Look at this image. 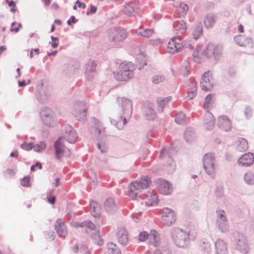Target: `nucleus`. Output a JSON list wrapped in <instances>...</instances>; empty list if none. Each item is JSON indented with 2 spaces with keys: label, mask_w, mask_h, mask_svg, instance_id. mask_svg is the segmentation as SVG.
<instances>
[{
  "label": "nucleus",
  "mask_w": 254,
  "mask_h": 254,
  "mask_svg": "<svg viewBox=\"0 0 254 254\" xmlns=\"http://www.w3.org/2000/svg\"><path fill=\"white\" fill-rule=\"evenodd\" d=\"M175 221L176 214L175 212L169 208H164L162 209V224L167 226H170Z\"/></svg>",
  "instance_id": "f8f14e48"
},
{
  "label": "nucleus",
  "mask_w": 254,
  "mask_h": 254,
  "mask_svg": "<svg viewBox=\"0 0 254 254\" xmlns=\"http://www.w3.org/2000/svg\"><path fill=\"white\" fill-rule=\"evenodd\" d=\"M254 162V155L253 153L248 152L241 155L237 160V164L245 167L252 165Z\"/></svg>",
  "instance_id": "dca6fc26"
},
{
  "label": "nucleus",
  "mask_w": 254,
  "mask_h": 254,
  "mask_svg": "<svg viewBox=\"0 0 254 254\" xmlns=\"http://www.w3.org/2000/svg\"><path fill=\"white\" fill-rule=\"evenodd\" d=\"M92 237L94 240V242L99 246H101L103 244V240L101 238L99 230H95L92 234Z\"/></svg>",
  "instance_id": "a19ab883"
},
{
  "label": "nucleus",
  "mask_w": 254,
  "mask_h": 254,
  "mask_svg": "<svg viewBox=\"0 0 254 254\" xmlns=\"http://www.w3.org/2000/svg\"><path fill=\"white\" fill-rule=\"evenodd\" d=\"M71 250L74 253L79 254H90L88 248L84 245L80 244L79 246L74 245L71 248Z\"/></svg>",
  "instance_id": "f704fd0d"
},
{
  "label": "nucleus",
  "mask_w": 254,
  "mask_h": 254,
  "mask_svg": "<svg viewBox=\"0 0 254 254\" xmlns=\"http://www.w3.org/2000/svg\"><path fill=\"white\" fill-rule=\"evenodd\" d=\"M215 157L212 152L207 153L204 154L203 158V167L206 173L211 177H213L215 171L214 162Z\"/></svg>",
  "instance_id": "0eeeda50"
},
{
  "label": "nucleus",
  "mask_w": 254,
  "mask_h": 254,
  "mask_svg": "<svg viewBox=\"0 0 254 254\" xmlns=\"http://www.w3.org/2000/svg\"><path fill=\"white\" fill-rule=\"evenodd\" d=\"M216 225L219 230H220L223 233H226L229 230V227L228 223V220H225V221L216 222Z\"/></svg>",
  "instance_id": "79ce46f5"
},
{
  "label": "nucleus",
  "mask_w": 254,
  "mask_h": 254,
  "mask_svg": "<svg viewBox=\"0 0 254 254\" xmlns=\"http://www.w3.org/2000/svg\"><path fill=\"white\" fill-rule=\"evenodd\" d=\"M63 136L55 141L54 145L55 157L59 161L63 157H69L71 154L70 149L65 146L64 140L65 139L69 143L74 144L78 137L76 131L69 125H66L63 127Z\"/></svg>",
  "instance_id": "f257e3e1"
},
{
  "label": "nucleus",
  "mask_w": 254,
  "mask_h": 254,
  "mask_svg": "<svg viewBox=\"0 0 254 254\" xmlns=\"http://www.w3.org/2000/svg\"><path fill=\"white\" fill-rule=\"evenodd\" d=\"M245 115L247 119H250L253 116V109L250 106H246L245 110Z\"/></svg>",
  "instance_id": "bf43d9fd"
},
{
  "label": "nucleus",
  "mask_w": 254,
  "mask_h": 254,
  "mask_svg": "<svg viewBox=\"0 0 254 254\" xmlns=\"http://www.w3.org/2000/svg\"><path fill=\"white\" fill-rule=\"evenodd\" d=\"M55 229L58 236L61 238H65L67 234L64 222L62 219H58L55 224Z\"/></svg>",
  "instance_id": "aec40b11"
},
{
  "label": "nucleus",
  "mask_w": 254,
  "mask_h": 254,
  "mask_svg": "<svg viewBox=\"0 0 254 254\" xmlns=\"http://www.w3.org/2000/svg\"><path fill=\"white\" fill-rule=\"evenodd\" d=\"M217 125L220 128L225 131L230 130L232 127L231 121L226 116L219 117L217 119Z\"/></svg>",
  "instance_id": "412c9836"
},
{
  "label": "nucleus",
  "mask_w": 254,
  "mask_h": 254,
  "mask_svg": "<svg viewBox=\"0 0 254 254\" xmlns=\"http://www.w3.org/2000/svg\"><path fill=\"white\" fill-rule=\"evenodd\" d=\"M108 37L111 42H121L126 38L127 33L123 28L114 27L109 30Z\"/></svg>",
  "instance_id": "6e6552de"
},
{
  "label": "nucleus",
  "mask_w": 254,
  "mask_h": 254,
  "mask_svg": "<svg viewBox=\"0 0 254 254\" xmlns=\"http://www.w3.org/2000/svg\"><path fill=\"white\" fill-rule=\"evenodd\" d=\"M182 39L180 37H173L168 44V52L175 54L181 51L183 47Z\"/></svg>",
  "instance_id": "4468645a"
},
{
  "label": "nucleus",
  "mask_w": 254,
  "mask_h": 254,
  "mask_svg": "<svg viewBox=\"0 0 254 254\" xmlns=\"http://www.w3.org/2000/svg\"><path fill=\"white\" fill-rule=\"evenodd\" d=\"M174 25L176 30L178 29L181 31V33L185 32L187 29L186 24L183 20L175 21Z\"/></svg>",
  "instance_id": "37998d69"
},
{
  "label": "nucleus",
  "mask_w": 254,
  "mask_h": 254,
  "mask_svg": "<svg viewBox=\"0 0 254 254\" xmlns=\"http://www.w3.org/2000/svg\"><path fill=\"white\" fill-rule=\"evenodd\" d=\"M217 218L216 223L218 222L225 221L227 220L225 212L221 209L216 210Z\"/></svg>",
  "instance_id": "c03bdc74"
},
{
  "label": "nucleus",
  "mask_w": 254,
  "mask_h": 254,
  "mask_svg": "<svg viewBox=\"0 0 254 254\" xmlns=\"http://www.w3.org/2000/svg\"><path fill=\"white\" fill-rule=\"evenodd\" d=\"M171 238L178 247L185 249L190 244L189 232L179 227L174 228L171 233Z\"/></svg>",
  "instance_id": "7ed1b4c3"
},
{
  "label": "nucleus",
  "mask_w": 254,
  "mask_h": 254,
  "mask_svg": "<svg viewBox=\"0 0 254 254\" xmlns=\"http://www.w3.org/2000/svg\"><path fill=\"white\" fill-rule=\"evenodd\" d=\"M231 241L238 251L244 254L249 253V247L247 239L240 232L235 231L233 233Z\"/></svg>",
  "instance_id": "423d86ee"
},
{
  "label": "nucleus",
  "mask_w": 254,
  "mask_h": 254,
  "mask_svg": "<svg viewBox=\"0 0 254 254\" xmlns=\"http://www.w3.org/2000/svg\"><path fill=\"white\" fill-rule=\"evenodd\" d=\"M213 85L212 77L210 76L209 71L205 72L202 76L200 81L201 89L205 91H210Z\"/></svg>",
  "instance_id": "f3484780"
},
{
  "label": "nucleus",
  "mask_w": 254,
  "mask_h": 254,
  "mask_svg": "<svg viewBox=\"0 0 254 254\" xmlns=\"http://www.w3.org/2000/svg\"><path fill=\"white\" fill-rule=\"evenodd\" d=\"M201 250L206 254H209L211 251V248L210 244L208 242H203L201 245Z\"/></svg>",
  "instance_id": "3c124183"
},
{
  "label": "nucleus",
  "mask_w": 254,
  "mask_h": 254,
  "mask_svg": "<svg viewBox=\"0 0 254 254\" xmlns=\"http://www.w3.org/2000/svg\"><path fill=\"white\" fill-rule=\"evenodd\" d=\"M104 208L107 212L111 213L115 212L118 209V204L113 197L107 198L104 203Z\"/></svg>",
  "instance_id": "393cba45"
},
{
  "label": "nucleus",
  "mask_w": 254,
  "mask_h": 254,
  "mask_svg": "<svg viewBox=\"0 0 254 254\" xmlns=\"http://www.w3.org/2000/svg\"><path fill=\"white\" fill-rule=\"evenodd\" d=\"M33 142L27 143L24 142L20 145V147L25 150L29 151L33 149Z\"/></svg>",
  "instance_id": "4d7b16f0"
},
{
  "label": "nucleus",
  "mask_w": 254,
  "mask_h": 254,
  "mask_svg": "<svg viewBox=\"0 0 254 254\" xmlns=\"http://www.w3.org/2000/svg\"><path fill=\"white\" fill-rule=\"evenodd\" d=\"M204 54L208 58L213 57L216 61H219L222 54V47L219 45L209 43L206 47Z\"/></svg>",
  "instance_id": "9d476101"
},
{
  "label": "nucleus",
  "mask_w": 254,
  "mask_h": 254,
  "mask_svg": "<svg viewBox=\"0 0 254 254\" xmlns=\"http://www.w3.org/2000/svg\"><path fill=\"white\" fill-rule=\"evenodd\" d=\"M235 145L236 149L240 152L245 151L249 148L248 141L244 138H241L236 141Z\"/></svg>",
  "instance_id": "473e14b6"
},
{
  "label": "nucleus",
  "mask_w": 254,
  "mask_h": 254,
  "mask_svg": "<svg viewBox=\"0 0 254 254\" xmlns=\"http://www.w3.org/2000/svg\"><path fill=\"white\" fill-rule=\"evenodd\" d=\"M156 185L160 192L164 195L170 194L173 191L171 184L165 179H158Z\"/></svg>",
  "instance_id": "2eb2a0df"
},
{
  "label": "nucleus",
  "mask_w": 254,
  "mask_h": 254,
  "mask_svg": "<svg viewBox=\"0 0 254 254\" xmlns=\"http://www.w3.org/2000/svg\"><path fill=\"white\" fill-rule=\"evenodd\" d=\"M138 3L136 1H131L125 3L124 8V13L128 16H134L136 13Z\"/></svg>",
  "instance_id": "6ab92c4d"
},
{
  "label": "nucleus",
  "mask_w": 254,
  "mask_h": 254,
  "mask_svg": "<svg viewBox=\"0 0 254 254\" xmlns=\"http://www.w3.org/2000/svg\"><path fill=\"white\" fill-rule=\"evenodd\" d=\"M87 108L84 101H77L73 107L72 114L79 121L85 120Z\"/></svg>",
  "instance_id": "1a4fd4ad"
},
{
  "label": "nucleus",
  "mask_w": 254,
  "mask_h": 254,
  "mask_svg": "<svg viewBox=\"0 0 254 254\" xmlns=\"http://www.w3.org/2000/svg\"><path fill=\"white\" fill-rule=\"evenodd\" d=\"M203 26L201 23H196L193 27L192 37L194 40L198 39L199 36L202 34Z\"/></svg>",
  "instance_id": "e433bc0d"
},
{
  "label": "nucleus",
  "mask_w": 254,
  "mask_h": 254,
  "mask_svg": "<svg viewBox=\"0 0 254 254\" xmlns=\"http://www.w3.org/2000/svg\"><path fill=\"white\" fill-rule=\"evenodd\" d=\"M119 68V72H114L115 79L118 81H127L134 76L135 67L131 62H123L120 64Z\"/></svg>",
  "instance_id": "20e7f679"
},
{
  "label": "nucleus",
  "mask_w": 254,
  "mask_h": 254,
  "mask_svg": "<svg viewBox=\"0 0 254 254\" xmlns=\"http://www.w3.org/2000/svg\"><path fill=\"white\" fill-rule=\"evenodd\" d=\"M151 182L148 176H142L139 181L131 183L128 186L129 196L133 199L135 198L142 189L149 187Z\"/></svg>",
  "instance_id": "39448f33"
},
{
  "label": "nucleus",
  "mask_w": 254,
  "mask_h": 254,
  "mask_svg": "<svg viewBox=\"0 0 254 254\" xmlns=\"http://www.w3.org/2000/svg\"><path fill=\"white\" fill-rule=\"evenodd\" d=\"M46 148V144L44 141H40L39 143L33 144V149L35 152H41Z\"/></svg>",
  "instance_id": "a18cd8bd"
},
{
  "label": "nucleus",
  "mask_w": 254,
  "mask_h": 254,
  "mask_svg": "<svg viewBox=\"0 0 254 254\" xmlns=\"http://www.w3.org/2000/svg\"><path fill=\"white\" fill-rule=\"evenodd\" d=\"M96 65L95 61H89L86 64L85 75L87 80H91L94 77Z\"/></svg>",
  "instance_id": "5701e85b"
},
{
  "label": "nucleus",
  "mask_w": 254,
  "mask_h": 254,
  "mask_svg": "<svg viewBox=\"0 0 254 254\" xmlns=\"http://www.w3.org/2000/svg\"><path fill=\"white\" fill-rule=\"evenodd\" d=\"M234 40L237 45L240 46L252 47L253 40L249 36L243 35H237L234 37Z\"/></svg>",
  "instance_id": "4be33fe9"
},
{
  "label": "nucleus",
  "mask_w": 254,
  "mask_h": 254,
  "mask_svg": "<svg viewBox=\"0 0 254 254\" xmlns=\"http://www.w3.org/2000/svg\"><path fill=\"white\" fill-rule=\"evenodd\" d=\"M203 122L206 129L208 130H211L213 128L215 120L212 113L207 111L206 113L204 116Z\"/></svg>",
  "instance_id": "bb28decb"
},
{
  "label": "nucleus",
  "mask_w": 254,
  "mask_h": 254,
  "mask_svg": "<svg viewBox=\"0 0 254 254\" xmlns=\"http://www.w3.org/2000/svg\"><path fill=\"white\" fill-rule=\"evenodd\" d=\"M90 206L91 209V215L95 218L99 217L102 212L100 204L96 201L92 200L90 202Z\"/></svg>",
  "instance_id": "c756f323"
},
{
  "label": "nucleus",
  "mask_w": 254,
  "mask_h": 254,
  "mask_svg": "<svg viewBox=\"0 0 254 254\" xmlns=\"http://www.w3.org/2000/svg\"><path fill=\"white\" fill-rule=\"evenodd\" d=\"M85 227L90 229L91 230L95 231V230H96L95 225L90 221H86Z\"/></svg>",
  "instance_id": "338daca9"
},
{
  "label": "nucleus",
  "mask_w": 254,
  "mask_h": 254,
  "mask_svg": "<svg viewBox=\"0 0 254 254\" xmlns=\"http://www.w3.org/2000/svg\"><path fill=\"white\" fill-rule=\"evenodd\" d=\"M136 34L144 37L149 38L153 34V30L151 29L146 28L142 31H137Z\"/></svg>",
  "instance_id": "49530a36"
},
{
  "label": "nucleus",
  "mask_w": 254,
  "mask_h": 254,
  "mask_svg": "<svg viewBox=\"0 0 254 254\" xmlns=\"http://www.w3.org/2000/svg\"><path fill=\"white\" fill-rule=\"evenodd\" d=\"M30 177H25L21 181V185L23 187H28L29 186Z\"/></svg>",
  "instance_id": "052dcab7"
},
{
  "label": "nucleus",
  "mask_w": 254,
  "mask_h": 254,
  "mask_svg": "<svg viewBox=\"0 0 254 254\" xmlns=\"http://www.w3.org/2000/svg\"><path fill=\"white\" fill-rule=\"evenodd\" d=\"M154 105L151 102H146L144 105L143 116L147 120H153L156 118V113L154 110Z\"/></svg>",
  "instance_id": "a211bd4d"
},
{
  "label": "nucleus",
  "mask_w": 254,
  "mask_h": 254,
  "mask_svg": "<svg viewBox=\"0 0 254 254\" xmlns=\"http://www.w3.org/2000/svg\"><path fill=\"white\" fill-rule=\"evenodd\" d=\"M182 48L191 49L194 48V44L190 41L185 42L183 43Z\"/></svg>",
  "instance_id": "69168bd1"
},
{
  "label": "nucleus",
  "mask_w": 254,
  "mask_h": 254,
  "mask_svg": "<svg viewBox=\"0 0 254 254\" xmlns=\"http://www.w3.org/2000/svg\"><path fill=\"white\" fill-rule=\"evenodd\" d=\"M108 254H122L120 250L117 245L112 242L108 243Z\"/></svg>",
  "instance_id": "ea45409f"
},
{
  "label": "nucleus",
  "mask_w": 254,
  "mask_h": 254,
  "mask_svg": "<svg viewBox=\"0 0 254 254\" xmlns=\"http://www.w3.org/2000/svg\"><path fill=\"white\" fill-rule=\"evenodd\" d=\"M184 137L187 142H190L195 138V133L191 127L187 128L184 132Z\"/></svg>",
  "instance_id": "58836bf2"
},
{
  "label": "nucleus",
  "mask_w": 254,
  "mask_h": 254,
  "mask_svg": "<svg viewBox=\"0 0 254 254\" xmlns=\"http://www.w3.org/2000/svg\"><path fill=\"white\" fill-rule=\"evenodd\" d=\"M146 198L148 201L146 202V204L148 205H154L157 204L158 202V196L157 194L153 191L151 193L150 192L146 194Z\"/></svg>",
  "instance_id": "c9c22d12"
},
{
  "label": "nucleus",
  "mask_w": 254,
  "mask_h": 254,
  "mask_svg": "<svg viewBox=\"0 0 254 254\" xmlns=\"http://www.w3.org/2000/svg\"><path fill=\"white\" fill-rule=\"evenodd\" d=\"M236 73V69L234 67H230L228 69V72H227V75L231 78H233L235 76Z\"/></svg>",
  "instance_id": "e2e57ef3"
},
{
  "label": "nucleus",
  "mask_w": 254,
  "mask_h": 254,
  "mask_svg": "<svg viewBox=\"0 0 254 254\" xmlns=\"http://www.w3.org/2000/svg\"><path fill=\"white\" fill-rule=\"evenodd\" d=\"M77 21V20L75 18L74 15H72L70 16V19H68L67 21V24L70 26L72 23H75Z\"/></svg>",
  "instance_id": "774afa93"
},
{
  "label": "nucleus",
  "mask_w": 254,
  "mask_h": 254,
  "mask_svg": "<svg viewBox=\"0 0 254 254\" xmlns=\"http://www.w3.org/2000/svg\"><path fill=\"white\" fill-rule=\"evenodd\" d=\"M216 16L212 13H209L206 14L203 23L206 28L209 29L213 27L216 22Z\"/></svg>",
  "instance_id": "7c9ffc66"
},
{
  "label": "nucleus",
  "mask_w": 254,
  "mask_h": 254,
  "mask_svg": "<svg viewBox=\"0 0 254 254\" xmlns=\"http://www.w3.org/2000/svg\"><path fill=\"white\" fill-rule=\"evenodd\" d=\"M40 114L43 123L46 126H53L55 122V115L51 109L44 107L42 109Z\"/></svg>",
  "instance_id": "ddd939ff"
},
{
  "label": "nucleus",
  "mask_w": 254,
  "mask_h": 254,
  "mask_svg": "<svg viewBox=\"0 0 254 254\" xmlns=\"http://www.w3.org/2000/svg\"><path fill=\"white\" fill-rule=\"evenodd\" d=\"M49 92L46 87H41L38 89L36 97L38 101L42 104H46L48 101Z\"/></svg>",
  "instance_id": "cd10ccee"
},
{
  "label": "nucleus",
  "mask_w": 254,
  "mask_h": 254,
  "mask_svg": "<svg viewBox=\"0 0 254 254\" xmlns=\"http://www.w3.org/2000/svg\"><path fill=\"white\" fill-rule=\"evenodd\" d=\"M185 118V114L183 112H179L177 114L175 121L177 124L181 125L184 123Z\"/></svg>",
  "instance_id": "de8ad7c7"
},
{
  "label": "nucleus",
  "mask_w": 254,
  "mask_h": 254,
  "mask_svg": "<svg viewBox=\"0 0 254 254\" xmlns=\"http://www.w3.org/2000/svg\"><path fill=\"white\" fill-rule=\"evenodd\" d=\"M116 235L119 242L123 246H126L128 243V234L125 228L117 229Z\"/></svg>",
  "instance_id": "b1692460"
},
{
  "label": "nucleus",
  "mask_w": 254,
  "mask_h": 254,
  "mask_svg": "<svg viewBox=\"0 0 254 254\" xmlns=\"http://www.w3.org/2000/svg\"><path fill=\"white\" fill-rule=\"evenodd\" d=\"M171 96H168L166 98L158 97L157 99L158 112L162 113L163 112V108L171 100Z\"/></svg>",
  "instance_id": "72a5a7b5"
},
{
  "label": "nucleus",
  "mask_w": 254,
  "mask_h": 254,
  "mask_svg": "<svg viewBox=\"0 0 254 254\" xmlns=\"http://www.w3.org/2000/svg\"><path fill=\"white\" fill-rule=\"evenodd\" d=\"M94 127H93L94 129V133L97 136L99 140L101 139L100 136H103L105 134L104 130L102 127V125L99 121L94 119Z\"/></svg>",
  "instance_id": "2f4dec72"
},
{
  "label": "nucleus",
  "mask_w": 254,
  "mask_h": 254,
  "mask_svg": "<svg viewBox=\"0 0 254 254\" xmlns=\"http://www.w3.org/2000/svg\"><path fill=\"white\" fill-rule=\"evenodd\" d=\"M244 181L248 185H254V173L251 171H247L244 176Z\"/></svg>",
  "instance_id": "4c0bfd02"
},
{
  "label": "nucleus",
  "mask_w": 254,
  "mask_h": 254,
  "mask_svg": "<svg viewBox=\"0 0 254 254\" xmlns=\"http://www.w3.org/2000/svg\"><path fill=\"white\" fill-rule=\"evenodd\" d=\"M15 171L13 169L8 168L3 171V173L6 176H8L9 177H12L14 176Z\"/></svg>",
  "instance_id": "0e129e2a"
},
{
  "label": "nucleus",
  "mask_w": 254,
  "mask_h": 254,
  "mask_svg": "<svg viewBox=\"0 0 254 254\" xmlns=\"http://www.w3.org/2000/svg\"><path fill=\"white\" fill-rule=\"evenodd\" d=\"M44 235L46 239L53 240L55 239V232L53 230H49L44 232Z\"/></svg>",
  "instance_id": "6e6d98bb"
},
{
  "label": "nucleus",
  "mask_w": 254,
  "mask_h": 254,
  "mask_svg": "<svg viewBox=\"0 0 254 254\" xmlns=\"http://www.w3.org/2000/svg\"><path fill=\"white\" fill-rule=\"evenodd\" d=\"M149 244L154 247H159L161 244L159 234L155 230L150 231L149 236Z\"/></svg>",
  "instance_id": "a878e982"
},
{
  "label": "nucleus",
  "mask_w": 254,
  "mask_h": 254,
  "mask_svg": "<svg viewBox=\"0 0 254 254\" xmlns=\"http://www.w3.org/2000/svg\"><path fill=\"white\" fill-rule=\"evenodd\" d=\"M97 147L101 153L106 152L107 150V147L104 143L99 142L97 143Z\"/></svg>",
  "instance_id": "680f3d73"
},
{
  "label": "nucleus",
  "mask_w": 254,
  "mask_h": 254,
  "mask_svg": "<svg viewBox=\"0 0 254 254\" xmlns=\"http://www.w3.org/2000/svg\"><path fill=\"white\" fill-rule=\"evenodd\" d=\"M149 234L145 231L141 232L138 236V240L140 242H144L146 240H149Z\"/></svg>",
  "instance_id": "864d4df0"
},
{
  "label": "nucleus",
  "mask_w": 254,
  "mask_h": 254,
  "mask_svg": "<svg viewBox=\"0 0 254 254\" xmlns=\"http://www.w3.org/2000/svg\"><path fill=\"white\" fill-rule=\"evenodd\" d=\"M216 254H227V246L226 242L220 239L215 243Z\"/></svg>",
  "instance_id": "c85d7f7f"
},
{
  "label": "nucleus",
  "mask_w": 254,
  "mask_h": 254,
  "mask_svg": "<svg viewBox=\"0 0 254 254\" xmlns=\"http://www.w3.org/2000/svg\"><path fill=\"white\" fill-rule=\"evenodd\" d=\"M164 80V77L161 75H155L152 78V82L154 84H158Z\"/></svg>",
  "instance_id": "13d9d810"
},
{
  "label": "nucleus",
  "mask_w": 254,
  "mask_h": 254,
  "mask_svg": "<svg viewBox=\"0 0 254 254\" xmlns=\"http://www.w3.org/2000/svg\"><path fill=\"white\" fill-rule=\"evenodd\" d=\"M184 71L183 73L184 76H187L189 74L190 70V64L187 61H185L182 66Z\"/></svg>",
  "instance_id": "603ef678"
},
{
  "label": "nucleus",
  "mask_w": 254,
  "mask_h": 254,
  "mask_svg": "<svg viewBox=\"0 0 254 254\" xmlns=\"http://www.w3.org/2000/svg\"><path fill=\"white\" fill-rule=\"evenodd\" d=\"M199 48V47L197 46L195 49L196 50L194 51L192 54V58L193 61L197 63H200V57L198 51Z\"/></svg>",
  "instance_id": "09e8293b"
},
{
  "label": "nucleus",
  "mask_w": 254,
  "mask_h": 254,
  "mask_svg": "<svg viewBox=\"0 0 254 254\" xmlns=\"http://www.w3.org/2000/svg\"><path fill=\"white\" fill-rule=\"evenodd\" d=\"M119 105L121 107L122 114L115 119L110 118V122L118 129H122L127 124L132 113V104L131 100L125 97H118L117 99Z\"/></svg>",
  "instance_id": "f03ea898"
},
{
  "label": "nucleus",
  "mask_w": 254,
  "mask_h": 254,
  "mask_svg": "<svg viewBox=\"0 0 254 254\" xmlns=\"http://www.w3.org/2000/svg\"><path fill=\"white\" fill-rule=\"evenodd\" d=\"M190 87L188 91L190 92V93H194V94L196 95L197 92V84L196 81L193 79H190Z\"/></svg>",
  "instance_id": "8fccbe9b"
},
{
  "label": "nucleus",
  "mask_w": 254,
  "mask_h": 254,
  "mask_svg": "<svg viewBox=\"0 0 254 254\" xmlns=\"http://www.w3.org/2000/svg\"><path fill=\"white\" fill-rule=\"evenodd\" d=\"M173 154V149L172 147H169L168 148L163 147L160 152V157L164 158L168 157L170 159L168 163L166 164L165 169L168 171V174H172L174 172L176 169V164L175 162L172 159L171 156Z\"/></svg>",
  "instance_id": "9b49d317"
},
{
  "label": "nucleus",
  "mask_w": 254,
  "mask_h": 254,
  "mask_svg": "<svg viewBox=\"0 0 254 254\" xmlns=\"http://www.w3.org/2000/svg\"><path fill=\"white\" fill-rule=\"evenodd\" d=\"M189 9V6L187 4L185 3H181L178 10L182 12V15H185L187 14Z\"/></svg>",
  "instance_id": "5fc2aeb1"
}]
</instances>
